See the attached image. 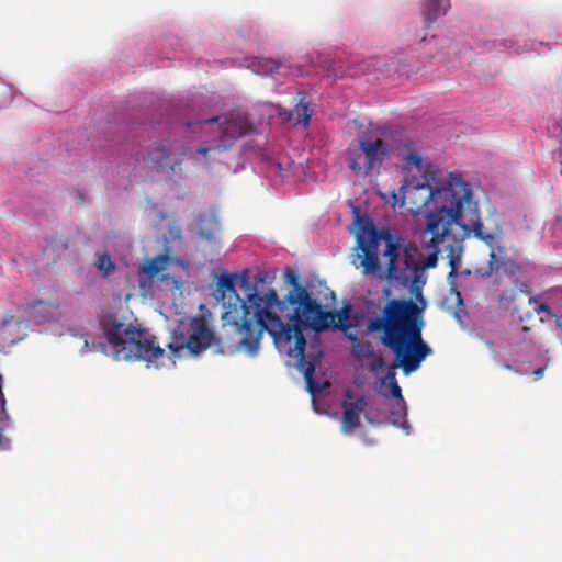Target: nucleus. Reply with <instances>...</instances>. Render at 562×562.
Wrapping results in <instances>:
<instances>
[{
    "label": "nucleus",
    "mask_w": 562,
    "mask_h": 562,
    "mask_svg": "<svg viewBox=\"0 0 562 562\" xmlns=\"http://www.w3.org/2000/svg\"><path fill=\"white\" fill-rule=\"evenodd\" d=\"M379 363H380V366L383 364V359L382 358L379 359Z\"/></svg>",
    "instance_id": "c9c22d12"
},
{
    "label": "nucleus",
    "mask_w": 562,
    "mask_h": 562,
    "mask_svg": "<svg viewBox=\"0 0 562 562\" xmlns=\"http://www.w3.org/2000/svg\"><path fill=\"white\" fill-rule=\"evenodd\" d=\"M456 294V297H457V301H458V304H462V297H461V294L459 292H454Z\"/></svg>",
    "instance_id": "2f4dec72"
},
{
    "label": "nucleus",
    "mask_w": 562,
    "mask_h": 562,
    "mask_svg": "<svg viewBox=\"0 0 562 562\" xmlns=\"http://www.w3.org/2000/svg\"><path fill=\"white\" fill-rule=\"evenodd\" d=\"M102 326L116 360H143L156 367L162 366L165 358L175 364V358L180 357L184 350L198 355L207 349L214 340V334L203 317L180 321L173 331V341L168 344L169 356L156 344L155 335L146 328L125 324L115 316L105 317Z\"/></svg>",
    "instance_id": "20e7f679"
},
{
    "label": "nucleus",
    "mask_w": 562,
    "mask_h": 562,
    "mask_svg": "<svg viewBox=\"0 0 562 562\" xmlns=\"http://www.w3.org/2000/svg\"><path fill=\"white\" fill-rule=\"evenodd\" d=\"M148 160L154 170L166 173L169 177L177 170H181V160L171 159L169 149L162 143L154 144L149 148Z\"/></svg>",
    "instance_id": "9b49d317"
},
{
    "label": "nucleus",
    "mask_w": 562,
    "mask_h": 562,
    "mask_svg": "<svg viewBox=\"0 0 562 562\" xmlns=\"http://www.w3.org/2000/svg\"><path fill=\"white\" fill-rule=\"evenodd\" d=\"M357 255L352 260L356 268H361L364 276H372L390 285L409 286L416 297L423 301L422 288L426 283L425 270L435 268L438 255L447 252L449 265L454 272L460 263L463 250L458 254L449 246L451 243L429 245V238H424V247L429 254L417 260V248L411 244H403L389 232L378 231L370 222L360 226L356 236Z\"/></svg>",
    "instance_id": "7ed1b4c3"
},
{
    "label": "nucleus",
    "mask_w": 562,
    "mask_h": 562,
    "mask_svg": "<svg viewBox=\"0 0 562 562\" xmlns=\"http://www.w3.org/2000/svg\"><path fill=\"white\" fill-rule=\"evenodd\" d=\"M422 308L411 299L389 300L379 316L367 323L368 333H381V344L395 356L381 383L396 380V368L405 374L416 371L431 353V348L423 339L424 321Z\"/></svg>",
    "instance_id": "39448f33"
},
{
    "label": "nucleus",
    "mask_w": 562,
    "mask_h": 562,
    "mask_svg": "<svg viewBox=\"0 0 562 562\" xmlns=\"http://www.w3.org/2000/svg\"><path fill=\"white\" fill-rule=\"evenodd\" d=\"M518 270V266L510 259H498L494 250L490 254L488 270L484 272L485 276H491L492 272H502L505 274L514 276Z\"/></svg>",
    "instance_id": "f3484780"
},
{
    "label": "nucleus",
    "mask_w": 562,
    "mask_h": 562,
    "mask_svg": "<svg viewBox=\"0 0 562 562\" xmlns=\"http://www.w3.org/2000/svg\"><path fill=\"white\" fill-rule=\"evenodd\" d=\"M519 296V292L514 289L503 290L498 297V305L504 310H512V312H516L517 307L514 306L515 301Z\"/></svg>",
    "instance_id": "aec40b11"
},
{
    "label": "nucleus",
    "mask_w": 562,
    "mask_h": 562,
    "mask_svg": "<svg viewBox=\"0 0 562 562\" xmlns=\"http://www.w3.org/2000/svg\"><path fill=\"white\" fill-rule=\"evenodd\" d=\"M306 93L304 91L297 92V103L292 111L288 114V120L294 117L296 124L307 125L313 114V110L310 106V102L306 101Z\"/></svg>",
    "instance_id": "2eb2a0df"
},
{
    "label": "nucleus",
    "mask_w": 562,
    "mask_h": 562,
    "mask_svg": "<svg viewBox=\"0 0 562 562\" xmlns=\"http://www.w3.org/2000/svg\"><path fill=\"white\" fill-rule=\"evenodd\" d=\"M450 0H424L422 14L425 27L435 22L440 14H445L450 8Z\"/></svg>",
    "instance_id": "f8f14e48"
},
{
    "label": "nucleus",
    "mask_w": 562,
    "mask_h": 562,
    "mask_svg": "<svg viewBox=\"0 0 562 562\" xmlns=\"http://www.w3.org/2000/svg\"><path fill=\"white\" fill-rule=\"evenodd\" d=\"M3 378L0 373V423H7L9 420V414L5 408V397L3 394Z\"/></svg>",
    "instance_id": "4be33fe9"
},
{
    "label": "nucleus",
    "mask_w": 562,
    "mask_h": 562,
    "mask_svg": "<svg viewBox=\"0 0 562 562\" xmlns=\"http://www.w3.org/2000/svg\"><path fill=\"white\" fill-rule=\"evenodd\" d=\"M390 396L394 397V398H398L402 403H404V398L402 396V390H401L397 381L390 383Z\"/></svg>",
    "instance_id": "393cba45"
},
{
    "label": "nucleus",
    "mask_w": 562,
    "mask_h": 562,
    "mask_svg": "<svg viewBox=\"0 0 562 562\" xmlns=\"http://www.w3.org/2000/svg\"><path fill=\"white\" fill-rule=\"evenodd\" d=\"M220 138L216 145L200 146L198 153L203 157H207L211 153L221 154L232 147L234 142L239 137L249 133L251 126L239 116H212L201 121V123L218 122Z\"/></svg>",
    "instance_id": "6e6552de"
},
{
    "label": "nucleus",
    "mask_w": 562,
    "mask_h": 562,
    "mask_svg": "<svg viewBox=\"0 0 562 562\" xmlns=\"http://www.w3.org/2000/svg\"><path fill=\"white\" fill-rule=\"evenodd\" d=\"M53 307L54 305L49 302L44 300H36L31 305L32 316L38 323L48 319L50 317Z\"/></svg>",
    "instance_id": "6ab92c4d"
},
{
    "label": "nucleus",
    "mask_w": 562,
    "mask_h": 562,
    "mask_svg": "<svg viewBox=\"0 0 562 562\" xmlns=\"http://www.w3.org/2000/svg\"><path fill=\"white\" fill-rule=\"evenodd\" d=\"M351 352L356 357H368L372 353L371 345L368 341H361L359 337H352Z\"/></svg>",
    "instance_id": "412c9836"
},
{
    "label": "nucleus",
    "mask_w": 562,
    "mask_h": 562,
    "mask_svg": "<svg viewBox=\"0 0 562 562\" xmlns=\"http://www.w3.org/2000/svg\"><path fill=\"white\" fill-rule=\"evenodd\" d=\"M350 314V306H345L340 310H335L331 312H325L324 323L326 324V329L333 327L340 329L341 331L349 330L352 327V325L348 323Z\"/></svg>",
    "instance_id": "4468645a"
},
{
    "label": "nucleus",
    "mask_w": 562,
    "mask_h": 562,
    "mask_svg": "<svg viewBox=\"0 0 562 562\" xmlns=\"http://www.w3.org/2000/svg\"><path fill=\"white\" fill-rule=\"evenodd\" d=\"M170 261L171 258L167 252L160 254L151 259H146L140 267V273L150 279L159 277V274L167 269Z\"/></svg>",
    "instance_id": "dca6fc26"
},
{
    "label": "nucleus",
    "mask_w": 562,
    "mask_h": 562,
    "mask_svg": "<svg viewBox=\"0 0 562 562\" xmlns=\"http://www.w3.org/2000/svg\"><path fill=\"white\" fill-rule=\"evenodd\" d=\"M249 68L261 76H268L273 75L279 69H285L284 74H289V66L286 65L285 60H277L272 58H263L258 57L255 58L250 65Z\"/></svg>",
    "instance_id": "ddd939ff"
},
{
    "label": "nucleus",
    "mask_w": 562,
    "mask_h": 562,
    "mask_svg": "<svg viewBox=\"0 0 562 562\" xmlns=\"http://www.w3.org/2000/svg\"><path fill=\"white\" fill-rule=\"evenodd\" d=\"M0 448H9V439L2 435L1 428H0Z\"/></svg>",
    "instance_id": "bb28decb"
},
{
    "label": "nucleus",
    "mask_w": 562,
    "mask_h": 562,
    "mask_svg": "<svg viewBox=\"0 0 562 562\" xmlns=\"http://www.w3.org/2000/svg\"><path fill=\"white\" fill-rule=\"evenodd\" d=\"M407 168L414 167L422 173V180L413 177L401 186V205L413 214H419L430 206L426 215L423 238L429 236V245L451 243L454 254L463 250V241L473 235L493 247L502 235L498 224L485 227L480 217L479 203L460 175L447 172L429 165L424 166L417 151L398 155Z\"/></svg>",
    "instance_id": "f257e3e1"
},
{
    "label": "nucleus",
    "mask_w": 562,
    "mask_h": 562,
    "mask_svg": "<svg viewBox=\"0 0 562 562\" xmlns=\"http://www.w3.org/2000/svg\"><path fill=\"white\" fill-rule=\"evenodd\" d=\"M94 267L104 278L110 277L116 269V266L108 252H97Z\"/></svg>",
    "instance_id": "a211bd4d"
},
{
    "label": "nucleus",
    "mask_w": 562,
    "mask_h": 562,
    "mask_svg": "<svg viewBox=\"0 0 562 562\" xmlns=\"http://www.w3.org/2000/svg\"><path fill=\"white\" fill-rule=\"evenodd\" d=\"M228 314V319L243 316L241 328L250 334V338L238 340L237 347L244 348L249 355H255L265 331L276 344L293 342L294 346L289 347L288 355L296 359V367L304 375L307 391L316 395L328 386V383L321 385L314 381L316 364L323 357L318 340L311 344L307 358L305 356L306 340L303 327L317 333L326 330L325 311L306 289L297 286V293H289L285 300H280L276 290L270 288L263 296L255 291L249 295L248 307L239 305L238 310Z\"/></svg>",
    "instance_id": "f03ea898"
},
{
    "label": "nucleus",
    "mask_w": 562,
    "mask_h": 562,
    "mask_svg": "<svg viewBox=\"0 0 562 562\" xmlns=\"http://www.w3.org/2000/svg\"><path fill=\"white\" fill-rule=\"evenodd\" d=\"M557 326L562 330V316L557 317Z\"/></svg>",
    "instance_id": "7c9ffc66"
},
{
    "label": "nucleus",
    "mask_w": 562,
    "mask_h": 562,
    "mask_svg": "<svg viewBox=\"0 0 562 562\" xmlns=\"http://www.w3.org/2000/svg\"><path fill=\"white\" fill-rule=\"evenodd\" d=\"M532 313L519 316V323L512 324L505 333L504 340L510 350H532L537 346V339L532 326L522 323L532 318Z\"/></svg>",
    "instance_id": "1a4fd4ad"
},
{
    "label": "nucleus",
    "mask_w": 562,
    "mask_h": 562,
    "mask_svg": "<svg viewBox=\"0 0 562 562\" xmlns=\"http://www.w3.org/2000/svg\"><path fill=\"white\" fill-rule=\"evenodd\" d=\"M518 292H519V294L520 293L530 294L531 293V289H530V286L527 283H521V288H520V290Z\"/></svg>",
    "instance_id": "c85d7f7f"
},
{
    "label": "nucleus",
    "mask_w": 562,
    "mask_h": 562,
    "mask_svg": "<svg viewBox=\"0 0 562 562\" xmlns=\"http://www.w3.org/2000/svg\"><path fill=\"white\" fill-rule=\"evenodd\" d=\"M533 310L537 314L546 313L548 316H551V317L553 316V313H552L550 306L546 303L539 304Z\"/></svg>",
    "instance_id": "a878e982"
},
{
    "label": "nucleus",
    "mask_w": 562,
    "mask_h": 562,
    "mask_svg": "<svg viewBox=\"0 0 562 562\" xmlns=\"http://www.w3.org/2000/svg\"><path fill=\"white\" fill-rule=\"evenodd\" d=\"M544 370H546V368H544V367L538 368V369H536V370L533 371V374H535L536 376H542V375H543V373H544Z\"/></svg>",
    "instance_id": "c756f323"
},
{
    "label": "nucleus",
    "mask_w": 562,
    "mask_h": 562,
    "mask_svg": "<svg viewBox=\"0 0 562 562\" xmlns=\"http://www.w3.org/2000/svg\"><path fill=\"white\" fill-rule=\"evenodd\" d=\"M285 277H286L289 283H291L294 286V289L292 291H290V293H297V286H301V285L297 282V277H296L295 272L291 268H286Z\"/></svg>",
    "instance_id": "b1692460"
},
{
    "label": "nucleus",
    "mask_w": 562,
    "mask_h": 562,
    "mask_svg": "<svg viewBox=\"0 0 562 562\" xmlns=\"http://www.w3.org/2000/svg\"><path fill=\"white\" fill-rule=\"evenodd\" d=\"M347 336V338L352 342V337H358V334L357 331L353 329V326L347 330V331H344Z\"/></svg>",
    "instance_id": "cd10ccee"
},
{
    "label": "nucleus",
    "mask_w": 562,
    "mask_h": 562,
    "mask_svg": "<svg viewBox=\"0 0 562 562\" xmlns=\"http://www.w3.org/2000/svg\"><path fill=\"white\" fill-rule=\"evenodd\" d=\"M384 293H385V294H390V290H389V289H385V290H384Z\"/></svg>",
    "instance_id": "e433bc0d"
},
{
    "label": "nucleus",
    "mask_w": 562,
    "mask_h": 562,
    "mask_svg": "<svg viewBox=\"0 0 562 562\" xmlns=\"http://www.w3.org/2000/svg\"><path fill=\"white\" fill-rule=\"evenodd\" d=\"M267 278V272L258 271L255 277L256 282L251 284L248 270H244L240 276L236 273H223L216 281L214 296L216 301H223L224 312L222 314V319L224 322V326L229 325L235 331L241 335L239 340L250 338V334L241 328L240 323L244 321L243 316L237 319H228V313L238 310L239 305L248 307L249 295L255 291L260 296L266 295Z\"/></svg>",
    "instance_id": "423d86ee"
},
{
    "label": "nucleus",
    "mask_w": 562,
    "mask_h": 562,
    "mask_svg": "<svg viewBox=\"0 0 562 562\" xmlns=\"http://www.w3.org/2000/svg\"><path fill=\"white\" fill-rule=\"evenodd\" d=\"M536 301H537V300H536L535 297H531V296H530V297H529V300H528L529 304L536 303Z\"/></svg>",
    "instance_id": "72a5a7b5"
},
{
    "label": "nucleus",
    "mask_w": 562,
    "mask_h": 562,
    "mask_svg": "<svg viewBox=\"0 0 562 562\" xmlns=\"http://www.w3.org/2000/svg\"><path fill=\"white\" fill-rule=\"evenodd\" d=\"M292 165L293 162L289 160L285 162V166L280 161H274L271 164V168L277 170L281 177H284L289 173Z\"/></svg>",
    "instance_id": "5701e85b"
},
{
    "label": "nucleus",
    "mask_w": 562,
    "mask_h": 562,
    "mask_svg": "<svg viewBox=\"0 0 562 562\" xmlns=\"http://www.w3.org/2000/svg\"><path fill=\"white\" fill-rule=\"evenodd\" d=\"M390 156V145L382 138L359 137L358 145L348 149V167L357 178L379 171Z\"/></svg>",
    "instance_id": "0eeeda50"
},
{
    "label": "nucleus",
    "mask_w": 562,
    "mask_h": 562,
    "mask_svg": "<svg viewBox=\"0 0 562 562\" xmlns=\"http://www.w3.org/2000/svg\"><path fill=\"white\" fill-rule=\"evenodd\" d=\"M167 279H168V276H167V274H161V276L159 277V280H161V281H165V280H167Z\"/></svg>",
    "instance_id": "473e14b6"
},
{
    "label": "nucleus",
    "mask_w": 562,
    "mask_h": 562,
    "mask_svg": "<svg viewBox=\"0 0 562 562\" xmlns=\"http://www.w3.org/2000/svg\"><path fill=\"white\" fill-rule=\"evenodd\" d=\"M504 367H505V369H507V370H513V367H512L510 364H505Z\"/></svg>",
    "instance_id": "f704fd0d"
},
{
    "label": "nucleus",
    "mask_w": 562,
    "mask_h": 562,
    "mask_svg": "<svg viewBox=\"0 0 562 562\" xmlns=\"http://www.w3.org/2000/svg\"><path fill=\"white\" fill-rule=\"evenodd\" d=\"M352 398L351 391L345 392V400L342 402V417H341V430L345 434L352 432L361 424V414L367 406V402L363 396H359L356 401H348Z\"/></svg>",
    "instance_id": "9d476101"
}]
</instances>
